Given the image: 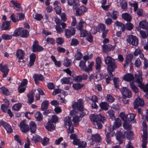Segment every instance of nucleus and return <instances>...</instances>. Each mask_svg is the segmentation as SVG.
Here are the masks:
<instances>
[{"label":"nucleus","instance_id":"nucleus-43","mask_svg":"<svg viewBox=\"0 0 148 148\" xmlns=\"http://www.w3.org/2000/svg\"><path fill=\"white\" fill-rule=\"evenodd\" d=\"M10 23L9 22L6 21L2 24V28L3 30H7L9 28Z\"/></svg>","mask_w":148,"mask_h":148},{"label":"nucleus","instance_id":"nucleus-64","mask_svg":"<svg viewBox=\"0 0 148 148\" xmlns=\"http://www.w3.org/2000/svg\"><path fill=\"white\" fill-rule=\"evenodd\" d=\"M107 113L108 114L110 118L112 119L114 117V112L112 110H110L108 111Z\"/></svg>","mask_w":148,"mask_h":148},{"label":"nucleus","instance_id":"nucleus-24","mask_svg":"<svg viewBox=\"0 0 148 148\" xmlns=\"http://www.w3.org/2000/svg\"><path fill=\"white\" fill-rule=\"evenodd\" d=\"M45 127L46 129L49 131H52L55 129V127L49 121L47 123Z\"/></svg>","mask_w":148,"mask_h":148},{"label":"nucleus","instance_id":"nucleus-41","mask_svg":"<svg viewBox=\"0 0 148 148\" xmlns=\"http://www.w3.org/2000/svg\"><path fill=\"white\" fill-rule=\"evenodd\" d=\"M84 86L83 84L75 83L73 84L72 86L74 89L76 90H78L82 88Z\"/></svg>","mask_w":148,"mask_h":148},{"label":"nucleus","instance_id":"nucleus-63","mask_svg":"<svg viewBox=\"0 0 148 148\" xmlns=\"http://www.w3.org/2000/svg\"><path fill=\"white\" fill-rule=\"evenodd\" d=\"M79 43L78 40L75 38H73L71 42V45L73 46H76Z\"/></svg>","mask_w":148,"mask_h":148},{"label":"nucleus","instance_id":"nucleus-25","mask_svg":"<svg viewBox=\"0 0 148 148\" xmlns=\"http://www.w3.org/2000/svg\"><path fill=\"white\" fill-rule=\"evenodd\" d=\"M122 17L126 21L128 22H130L132 20L131 16L127 13L123 14L122 15Z\"/></svg>","mask_w":148,"mask_h":148},{"label":"nucleus","instance_id":"nucleus-18","mask_svg":"<svg viewBox=\"0 0 148 148\" xmlns=\"http://www.w3.org/2000/svg\"><path fill=\"white\" fill-rule=\"evenodd\" d=\"M102 61L100 57H97L96 59L95 68L96 70H99L101 68Z\"/></svg>","mask_w":148,"mask_h":148},{"label":"nucleus","instance_id":"nucleus-34","mask_svg":"<svg viewBox=\"0 0 148 148\" xmlns=\"http://www.w3.org/2000/svg\"><path fill=\"white\" fill-rule=\"evenodd\" d=\"M64 125H68V126L72 125V123L71 118L69 116H66L64 120Z\"/></svg>","mask_w":148,"mask_h":148},{"label":"nucleus","instance_id":"nucleus-31","mask_svg":"<svg viewBox=\"0 0 148 148\" xmlns=\"http://www.w3.org/2000/svg\"><path fill=\"white\" fill-rule=\"evenodd\" d=\"M49 104V101L47 100L44 101L42 103L41 106V110L44 111L47 109Z\"/></svg>","mask_w":148,"mask_h":148},{"label":"nucleus","instance_id":"nucleus-40","mask_svg":"<svg viewBox=\"0 0 148 148\" xmlns=\"http://www.w3.org/2000/svg\"><path fill=\"white\" fill-rule=\"evenodd\" d=\"M121 7L123 9H126L127 7V3L125 0H120Z\"/></svg>","mask_w":148,"mask_h":148},{"label":"nucleus","instance_id":"nucleus-57","mask_svg":"<svg viewBox=\"0 0 148 148\" xmlns=\"http://www.w3.org/2000/svg\"><path fill=\"white\" fill-rule=\"evenodd\" d=\"M33 17L34 18L39 21L41 20L43 18V16L41 14H36L33 15Z\"/></svg>","mask_w":148,"mask_h":148},{"label":"nucleus","instance_id":"nucleus-1","mask_svg":"<svg viewBox=\"0 0 148 148\" xmlns=\"http://www.w3.org/2000/svg\"><path fill=\"white\" fill-rule=\"evenodd\" d=\"M90 119L93 122L95 128L99 129L101 128L102 127L101 122L103 123L106 121L105 117L101 114H91L90 116Z\"/></svg>","mask_w":148,"mask_h":148},{"label":"nucleus","instance_id":"nucleus-46","mask_svg":"<svg viewBox=\"0 0 148 148\" xmlns=\"http://www.w3.org/2000/svg\"><path fill=\"white\" fill-rule=\"evenodd\" d=\"M130 86L131 88V89L135 93H136L138 92V88L133 83L130 82Z\"/></svg>","mask_w":148,"mask_h":148},{"label":"nucleus","instance_id":"nucleus-7","mask_svg":"<svg viewBox=\"0 0 148 148\" xmlns=\"http://www.w3.org/2000/svg\"><path fill=\"white\" fill-rule=\"evenodd\" d=\"M121 91L123 94V97L124 99H125L126 98H130L132 97L131 91L126 87H122L121 89Z\"/></svg>","mask_w":148,"mask_h":148},{"label":"nucleus","instance_id":"nucleus-33","mask_svg":"<svg viewBox=\"0 0 148 148\" xmlns=\"http://www.w3.org/2000/svg\"><path fill=\"white\" fill-rule=\"evenodd\" d=\"M75 145H78L79 148H85L87 144L85 142L83 141H80L79 139V141Z\"/></svg>","mask_w":148,"mask_h":148},{"label":"nucleus","instance_id":"nucleus-50","mask_svg":"<svg viewBox=\"0 0 148 148\" xmlns=\"http://www.w3.org/2000/svg\"><path fill=\"white\" fill-rule=\"evenodd\" d=\"M71 60L66 58L64 59L63 64L64 66L68 67L71 66Z\"/></svg>","mask_w":148,"mask_h":148},{"label":"nucleus","instance_id":"nucleus-36","mask_svg":"<svg viewBox=\"0 0 148 148\" xmlns=\"http://www.w3.org/2000/svg\"><path fill=\"white\" fill-rule=\"evenodd\" d=\"M115 25L116 26L120 27L121 29L122 32H124L125 30V25L121 22L117 21L114 23Z\"/></svg>","mask_w":148,"mask_h":148},{"label":"nucleus","instance_id":"nucleus-20","mask_svg":"<svg viewBox=\"0 0 148 148\" xmlns=\"http://www.w3.org/2000/svg\"><path fill=\"white\" fill-rule=\"evenodd\" d=\"M133 75L130 73H128L125 75L123 77V79L125 81L127 82H130L134 79Z\"/></svg>","mask_w":148,"mask_h":148},{"label":"nucleus","instance_id":"nucleus-56","mask_svg":"<svg viewBox=\"0 0 148 148\" xmlns=\"http://www.w3.org/2000/svg\"><path fill=\"white\" fill-rule=\"evenodd\" d=\"M80 31V36L81 37H86L88 34V33L85 29H83Z\"/></svg>","mask_w":148,"mask_h":148},{"label":"nucleus","instance_id":"nucleus-29","mask_svg":"<svg viewBox=\"0 0 148 148\" xmlns=\"http://www.w3.org/2000/svg\"><path fill=\"white\" fill-rule=\"evenodd\" d=\"M86 24L85 22L83 21L82 20H80V21L78 23V24L76 26L77 29L79 30L83 29L84 25V24Z\"/></svg>","mask_w":148,"mask_h":148},{"label":"nucleus","instance_id":"nucleus-27","mask_svg":"<svg viewBox=\"0 0 148 148\" xmlns=\"http://www.w3.org/2000/svg\"><path fill=\"white\" fill-rule=\"evenodd\" d=\"M99 106L101 108L104 110H107L109 107V104L106 102H101L100 103Z\"/></svg>","mask_w":148,"mask_h":148},{"label":"nucleus","instance_id":"nucleus-9","mask_svg":"<svg viewBox=\"0 0 148 148\" xmlns=\"http://www.w3.org/2000/svg\"><path fill=\"white\" fill-rule=\"evenodd\" d=\"M65 36L68 38H70L71 36L74 35L75 33V29L73 27H71L70 29H66L65 30Z\"/></svg>","mask_w":148,"mask_h":148},{"label":"nucleus","instance_id":"nucleus-12","mask_svg":"<svg viewBox=\"0 0 148 148\" xmlns=\"http://www.w3.org/2000/svg\"><path fill=\"white\" fill-rule=\"evenodd\" d=\"M103 51L106 53L108 51L113 50L115 48V46H113L110 44L103 45H102Z\"/></svg>","mask_w":148,"mask_h":148},{"label":"nucleus","instance_id":"nucleus-54","mask_svg":"<svg viewBox=\"0 0 148 148\" xmlns=\"http://www.w3.org/2000/svg\"><path fill=\"white\" fill-rule=\"evenodd\" d=\"M17 21L19 20H22L24 19L25 15L22 13H18L17 15Z\"/></svg>","mask_w":148,"mask_h":148},{"label":"nucleus","instance_id":"nucleus-4","mask_svg":"<svg viewBox=\"0 0 148 148\" xmlns=\"http://www.w3.org/2000/svg\"><path fill=\"white\" fill-rule=\"evenodd\" d=\"M143 125L144 127L143 130V134L142 136V138L143 143L142 146L143 148H146V145H147V131L146 130L147 125L145 122L144 121L143 122Z\"/></svg>","mask_w":148,"mask_h":148},{"label":"nucleus","instance_id":"nucleus-26","mask_svg":"<svg viewBox=\"0 0 148 148\" xmlns=\"http://www.w3.org/2000/svg\"><path fill=\"white\" fill-rule=\"evenodd\" d=\"M36 58V56L35 54L34 53H32L30 56V62L29 64V66H31L34 65Z\"/></svg>","mask_w":148,"mask_h":148},{"label":"nucleus","instance_id":"nucleus-8","mask_svg":"<svg viewBox=\"0 0 148 148\" xmlns=\"http://www.w3.org/2000/svg\"><path fill=\"white\" fill-rule=\"evenodd\" d=\"M44 49L43 48L38 44V41L37 40H35L33 43L32 47V50L34 52H40Z\"/></svg>","mask_w":148,"mask_h":148},{"label":"nucleus","instance_id":"nucleus-32","mask_svg":"<svg viewBox=\"0 0 148 148\" xmlns=\"http://www.w3.org/2000/svg\"><path fill=\"white\" fill-rule=\"evenodd\" d=\"M140 27L143 29L146 30L148 28V23L145 21H142L139 23Z\"/></svg>","mask_w":148,"mask_h":148},{"label":"nucleus","instance_id":"nucleus-10","mask_svg":"<svg viewBox=\"0 0 148 148\" xmlns=\"http://www.w3.org/2000/svg\"><path fill=\"white\" fill-rule=\"evenodd\" d=\"M144 101L141 99H136L134 102V109H136L139 106H143L144 105Z\"/></svg>","mask_w":148,"mask_h":148},{"label":"nucleus","instance_id":"nucleus-17","mask_svg":"<svg viewBox=\"0 0 148 148\" xmlns=\"http://www.w3.org/2000/svg\"><path fill=\"white\" fill-rule=\"evenodd\" d=\"M25 53L23 51L21 50H18L16 53V56L19 60H22L23 59Z\"/></svg>","mask_w":148,"mask_h":148},{"label":"nucleus","instance_id":"nucleus-42","mask_svg":"<svg viewBox=\"0 0 148 148\" xmlns=\"http://www.w3.org/2000/svg\"><path fill=\"white\" fill-rule=\"evenodd\" d=\"M70 77H64L61 80V82L62 84H68L70 83Z\"/></svg>","mask_w":148,"mask_h":148},{"label":"nucleus","instance_id":"nucleus-48","mask_svg":"<svg viewBox=\"0 0 148 148\" xmlns=\"http://www.w3.org/2000/svg\"><path fill=\"white\" fill-rule=\"evenodd\" d=\"M123 127L125 130H130L132 127V125L126 121L124 122L123 124Z\"/></svg>","mask_w":148,"mask_h":148},{"label":"nucleus","instance_id":"nucleus-53","mask_svg":"<svg viewBox=\"0 0 148 148\" xmlns=\"http://www.w3.org/2000/svg\"><path fill=\"white\" fill-rule=\"evenodd\" d=\"M146 32L143 31H141L140 32V34L143 38H146L148 36V30H146Z\"/></svg>","mask_w":148,"mask_h":148},{"label":"nucleus","instance_id":"nucleus-13","mask_svg":"<svg viewBox=\"0 0 148 148\" xmlns=\"http://www.w3.org/2000/svg\"><path fill=\"white\" fill-rule=\"evenodd\" d=\"M20 127L21 131L24 133L28 132L29 130V128L28 125H27L24 122H21L20 125Z\"/></svg>","mask_w":148,"mask_h":148},{"label":"nucleus","instance_id":"nucleus-49","mask_svg":"<svg viewBox=\"0 0 148 148\" xmlns=\"http://www.w3.org/2000/svg\"><path fill=\"white\" fill-rule=\"evenodd\" d=\"M35 118L39 121H40L42 119V116L41 113L39 112H37L35 115Z\"/></svg>","mask_w":148,"mask_h":148},{"label":"nucleus","instance_id":"nucleus-30","mask_svg":"<svg viewBox=\"0 0 148 148\" xmlns=\"http://www.w3.org/2000/svg\"><path fill=\"white\" fill-rule=\"evenodd\" d=\"M92 139L93 141L96 142H99L101 140V137L98 134H93L92 135Z\"/></svg>","mask_w":148,"mask_h":148},{"label":"nucleus","instance_id":"nucleus-55","mask_svg":"<svg viewBox=\"0 0 148 148\" xmlns=\"http://www.w3.org/2000/svg\"><path fill=\"white\" fill-rule=\"evenodd\" d=\"M22 37L27 38L29 36V32L26 29L22 30Z\"/></svg>","mask_w":148,"mask_h":148},{"label":"nucleus","instance_id":"nucleus-45","mask_svg":"<svg viewBox=\"0 0 148 148\" xmlns=\"http://www.w3.org/2000/svg\"><path fill=\"white\" fill-rule=\"evenodd\" d=\"M86 62L85 61H83L81 60L79 64V66L80 69L84 71H85L86 66Z\"/></svg>","mask_w":148,"mask_h":148},{"label":"nucleus","instance_id":"nucleus-35","mask_svg":"<svg viewBox=\"0 0 148 148\" xmlns=\"http://www.w3.org/2000/svg\"><path fill=\"white\" fill-rule=\"evenodd\" d=\"M22 29L19 28L16 29L14 32L13 36H21Z\"/></svg>","mask_w":148,"mask_h":148},{"label":"nucleus","instance_id":"nucleus-61","mask_svg":"<svg viewBox=\"0 0 148 148\" xmlns=\"http://www.w3.org/2000/svg\"><path fill=\"white\" fill-rule=\"evenodd\" d=\"M134 64L137 67H139L141 65V62L138 58L135 60Z\"/></svg>","mask_w":148,"mask_h":148},{"label":"nucleus","instance_id":"nucleus-51","mask_svg":"<svg viewBox=\"0 0 148 148\" xmlns=\"http://www.w3.org/2000/svg\"><path fill=\"white\" fill-rule=\"evenodd\" d=\"M107 101L110 103H112L114 101V98L110 94H108L106 96Z\"/></svg>","mask_w":148,"mask_h":148},{"label":"nucleus","instance_id":"nucleus-62","mask_svg":"<svg viewBox=\"0 0 148 148\" xmlns=\"http://www.w3.org/2000/svg\"><path fill=\"white\" fill-rule=\"evenodd\" d=\"M49 139L48 138L45 137L41 140V143L43 145H46L48 143Z\"/></svg>","mask_w":148,"mask_h":148},{"label":"nucleus","instance_id":"nucleus-37","mask_svg":"<svg viewBox=\"0 0 148 148\" xmlns=\"http://www.w3.org/2000/svg\"><path fill=\"white\" fill-rule=\"evenodd\" d=\"M136 116V115L135 114L130 113L128 114L127 115L126 121H134Z\"/></svg>","mask_w":148,"mask_h":148},{"label":"nucleus","instance_id":"nucleus-52","mask_svg":"<svg viewBox=\"0 0 148 148\" xmlns=\"http://www.w3.org/2000/svg\"><path fill=\"white\" fill-rule=\"evenodd\" d=\"M94 62H92L88 64V67L86 66L85 71L88 72L90 71H92V67L94 65Z\"/></svg>","mask_w":148,"mask_h":148},{"label":"nucleus","instance_id":"nucleus-60","mask_svg":"<svg viewBox=\"0 0 148 148\" xmlns=\"http://www.w3.org/2000/svg\"><path fill=\"white\" fill-rule=\"evenodd\" d=\"M46 41L48 44L53 45L55 43V40L52 38L48 37L46 39Z\"/></svg>","mask_w":148,"mask_h":148},{"label":"nucleus","instance_id":"nucleus-22","mask_svg":"<svg viewBox=\"0 0 148 148\" xmlns=\"http://www.w3.org/2000/svg\"><path fill=\"white\" fill-rule=\"evenodd\" d=\"M29 126L32 133H34L36 130V125L35 123L33 121H31L29 123Z\"/></svg>","mask_w":148,"mask_h":148},{"label":"nucleus","instance_id":"nucleus-28","mask_svg":"<svg viewBox=\"0 0 148 148\" xmlns=\"http://www.w3.org/2000/svg\"><path fill=\"white\" fill-rule=\"evenodd\" d=\"M11 2L14 6V9L18 11L22 10V8L20 3H17L13 1H11Z\"/></svg>","mask_w":148,"mask_h":148},{"label":"nucleus","instance_id":"nucleus-47","mask_svg":"<svg viewBox=\"0 0 148 148\" xmlns=\"http://www.w3.org/2000/svg\"><path fill=\"white\" fill-rule=\"evenodd\" d=\"M116 68L117 67H108L107 70L108 73L110 75L109 76L111 77H113V75L112 72L114 71V69Z\"/></svg>","mask_w":148,"mask_h":148},{"label":"nucleus","instance_id":"nucleus-23","mask_svg":"<svg viewBox=\"0 0 148 148\" xmlns=\"http://www.w3.org/2000/svg\"><path fill=\"white\" fill-rule=\"evenodd\" d=\"M4 128L6 130L8 133H10L12 132V130L10 125L8 123L3 121L2 125Z\"/></svg>","mask_w":148,"mask_h":148},{"label":"nucleus","instance_id":"nucleus-16","mask_svg":"<svg viewBox=\"0 0 148 148\" xmlns=\"http://www.w3.org/2000/svg\"><path fill=\"white\" fill-rule=\"evenodd\" d=\"M36 90H33L32 92L27 95V103L29 104L32 103L34 101V93L35 92Z\"/></svg>","mask_w":148,"mask_h":148},{"label":"nucleus","instance_id":"nucleus-19","mask_svg":"<svg viewBox=\"0 0 148 148\" xmlns=\"http://www.w3.org/2000/svg\"><path fill=\"white\" fill-rule=\"evenodd\" d=\"M87 10V8L84 6H81L76 10V14L78 16L80 15L83 12L86 11Z\"/></svg>","mask_w":148,"mask_h":148},{"label":"nucleus","instance_id":"nucleus-14","mask_svg":"<svg viewBox=\"0 0 148 148\" xmlns=\"http://www.w3.org/2000/svg\"><path fill=\"white\" fill-rule=\"evenodd\" d=\"M122 125L121 121L119 118L115 119L112 126L113 130L120 127Z\"/></svg>","mask_w":148,"mask_h":148},{"label":"nucleus","instance_id":"nucleus-58","mask_svg":"<svg viewBox=\"0 0 148 148\" xmlns=\"http://www.w3.org/2000/svg\"><path fill=\"white\" fill-rule=\"evenodd\" d=\"M12 35L7 34H3L1 36L2 38L4 40H8L12 38Z\"/></svg>","mask_w":148,"mask_h":148},{"label":"nucleus","instance_id":"nucleus-5","mask_svg":"<svg viewBox=\"0 0 148 148\" xmlns=\"http://www.w3.org/2000/svg\"><path fill=\"white\" fill-rule=\"evenodd\" d=\"M104 61L105 64L108 66V67H117L115 60L110 56L105 57Z\"/></svg>","mask_w":148,"mask_h":148},{"label":"nucleus","instance_id":"nucleus-3","mask_svg":"<svg viewBox=\"0 0 148 148\" xmlns=\"http://www.w3.org/2000/svg\"><path fill=\"white\" fill-rule=\"evenodd\" d=\"M83 100L80 99L78 100L77 102H74L72 105V108L74 109H77L80 111V116L83 117L85 114V113L82 112L83 108Z\"/></svg>","mask_w":148,"mask_h":148},{"label":"nucleus","instance_id":"nucleus-15","mask_svg":"<svg viewBox=\"0 0 148 148\" xmlns=\"http://www.w3.org/2000/svg\"><path fill=\"white\" fill-rule=\"evenodd\" d=\"M34 80L36 84L39 83L38 80L42 81L44 79L43 76L41 74H35L33 76Z\"/></svg>","mask_w":148,"mask_h":148},{"label":"nucleus","instance_id":"nucleus-59","mask_svg":"<svg viewBox=\"0 0 148 148\" xmlns=\"http://www.w3.org/2000/svg\"><path fill=\"white\" fill-rule=\"evenodd\" d=\"M21 107V103L15 104L13 106L12 109L14 110L18 111L20 109Z\"/></svg>","mask_w":148,"mask_h":148},{"label":"nucleus","instance_id":"nucleus-2","mask_svg":"<svg viewBox=\"0 0 148 148\" xmlns=\"http://www.w3.org/2000/svg\"><path fill=\"white\" fill-rule=\"evenodd\" d=\"M137 73L135 74V81L138 84V86L142 88L145 92H148V84L144 85V84L143 83V79L142 77V71H137Z\"/></svg>","mask_w":148,"mask_h":148},{"label":"nucleus","instance_id":"nucleus-11","mask_svg":"<svg viewBox=\"0 0 148 148\" xmlns=\"http://www.w3.org/2000/svg\"><path fill=\"white\" fill-rule=\"evenodd\" d=\"M0 71L3 73V77H6L9 70L8 68L6 65H2V64H0Z\"/></svg>","mask_w":148,"mask_h":148},{"label":"nucleus","instance_id":"nucleus-38","mask_svg":"<svg viewBox=\"0 0 148 148\" xmlns=\"http://www.w3.org/2000/svg\"><path fill=\"white\" fill-rule=\"evenodd\" d=\"M134 27L133 24L130 22L126 23L125 25V29H126L129 31L132 30Z\"/></svg>","mask_w":148,"mask_h":148},{"label":"nucleus","instance_id":"nucleus-6","mask_svg":"<svg viewBox=\"0 0 148 148\" xmlns=\"http://www.w3.org/2000/svg\"><path fill=\"white\" fill-rule=\"evenodd\" d=\"M127 41L130 44L136 46L138 43V40L135 36L133 35H129L127 36Z\"/></svg>","mask_w":148,"mask_h":148},{"label":"nucleus","instance_id":"nucleus-44","mask_svg":"<svg viewBox=\"0 0 148 148\" xmlns=\"http://www.w3.org/2000/svg\"><path fill=\"white\" fill-rule=\"evenodd\" d=\"M126 138L128 139H131L132 138L133 133L131 131H127L125 133Z\"/></svg>","mask_w":148,"mask_h":148},{"label":"nucleus","instance_id":"nucleus-21","mask_svg":"<svg viewBox=\"0 0 148 148\" xmlns=\"http://www.w3.org/2000/svg\"><path fill=\"white\" fill-rule=\"evenodd\" d=\"M70 139L71 140H73V145L76 144V143L78 142L79 140L78 138L77 135L75 134H71L69 136Z\"/></svg>","mask_w":148,"mask_h":148},{"label":"nucleus","instance_id":"nucleus-39","mask_svg":"<svg viewBox=\"0 0 148 148\" xmlns=\"http://www.w3.org/2000/svg\"><path fill=\"white\" fill-rule=\"evenodd\" d=\"M0 92L3 94L6 95H9V92L8 89L4 86L0 88Z\"/></svg>","mask_w":148,"mask_h":148}]
</instances>
